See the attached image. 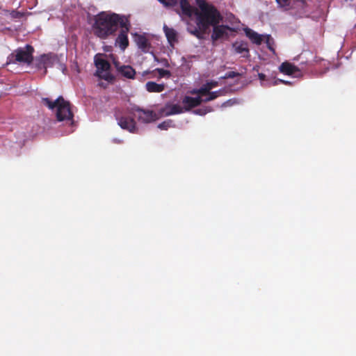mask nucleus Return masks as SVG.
Wrapping results in <instances>:
<instances>
[{
  "label": "nucleus",
  "mask_w": 356,
  "mask_h": 356,
  "mask_svg": "<svg viewBox=\"0 0 356 356\" xmlns=\"http://www.w3.org/2000/svg\"><path fill=\"white\" fill-rule=\"evenodd\" d=\"M159 1L166 7L179 6V15L190 17L194 14L197 26L203 31H208L210 26L218 24L223 19L218 9L205 0H197L199 9L191 6L188 0Z\"/></svg>",
  "instance_id": "1"
},
{
  "label": "nucleus",
  "mask_w": 356,
  "mask_h": 356,
  "mask_svg": "<svg viewBox=\"0 0 356 356\" xmlns=\"http://www.w3.org/2000/svg\"><path fill=\"white\" fill-rule=\"evenodd\" d=\"M124 19H128L125 16L118 14H107L102 12L95 17L93 25L94 33L99 38L106 39L117 31L122 22H124Z\"/></svg>",
  "instance_id": "2"
},
{
  "label": "nucleus",
  "mask_w": 356,
  "mask_h": 356,
  "mask_svg": "<svg viewBox=\"0 0 356 356\" xmlns=\"http://www.w3.org/2000/svg\"><path fill=\"white\" fill-rule=\"evenodd\" d=\"M44 105L49 109L56 108V119L59 122H70L71 125L74 124V113L72 111L70 102L66 101L62 96L58 97L55 101H51L49 98L42 99Z\"/></svg>",
  "instance_id": "3"
},
{
  "label": "nucleus",
  "mask_w": 356,
  "mask_h": 356,
  "mask_svg": "<svg viewBox=\"0 0 356 356\" xmlns=\"http://www.w3.org/2000/svg\"><path fill=\"white\" fill-rule=\"evenodd\" d=\"M34 48L31 44L24 47H19L14 50L7 58L6 64H26L31 65L33 60Z\"/></svg>",
  "instance_id": "4"
},
{
  "label": "nucleus",
  "mask_w": 356,
  "mask_h": 356,
  "mask_svg": "<svg viewBox=\"0 0 356 356\" xmlns=\"http://www.w3.org/2000/svg\"><path fill=\"white\" fill-rule=\"evenodd\" d=\"M124 22H122L120 26L121 31L115 40V44H118L122 51H124L129 46L127 33L131 26L129 19H124Z\"/></svg>",
  "instance_id": "5"
},
{
  "label": "nucleus",
  "mask_w": 356,
  "mask_h": 356,
  "mask_svg": "<svg viewBox=\"0 0 356 356\" xmlns=\"http://www.w3.org/2000/svg\"><path fill=\"white\" fill-rule=\"evenodd\" d=\"M115 116L118 123L122 129L127 130L131 133L136 131V123L133 118L123 115L120 116L118 114H116Z\"/></svg>",
  "instance_id": "6"
},
{
  "label": "nucleus",
  "mask_w": 356,
  "mask_h": 356,
  "mask_svg": "<svg viewBox=\"0 0 356 356\" xmlns=\"http://www.w3.org/2000/svg\"><path fill=\"white\" fill-rule=\"evenodd\" d=\"M134 111L138 113V120L142 122L149 123L156 118V113L152 111L143 109L140 107H135Z\"/></svg>",
  "instance_id": "7"
},
{
  "label": "nucleus",
  "mask_w": 356,
  "mask_h": 356,
  "mask_svg": "<svg viewBox=\"0 0 356 356\" xmlns=\"http://www.w3.org/2000/svg\"><path fill=\"white\" fill-rule=\"evenodd\" d=\"M227 31H232V29L227 25H213V32L211 34V40L213 41H216L220 38L224 37H228Z\"/></svg>",
  "instance_id": "8"
},
{
  "label": "nucleus",
  "mask_w": 356,
  "mask_h": 356,
  "mask_svg": "<svg viewBox=\"0 0 356 356\" xmlns=\"http://www.w3.org/2000/svg\"><path fill=\"white\" fill-rule=\"evenodd\" d=\"M202 102L203 99H202L200 96L197 97L185 96L182 99V103L184 104V111H190L191 108L200 105Z\"/></svg>",
  "instance_id": "9"
},
{
  "label": "nucleus",
  "mask_w": 356,
  "mask_h": 356,
  "mask_svg": "<svg viewBox=\"0 0 356 356\" xmlns=\"http://www.w3.org/2000/svg\"><path fill=\"white\" fill-rule=\"evenodd\" d=\"M54 63V56L51 54H42L37 59L36 67L38 69H44L51 67Z\"/></svg>",
  "instance_id": "10"
},
{
  "label": "nucleus",
  "mask_w": 356,
  "mask_h": 356,
  "mask_svg": "<svg viewBox=\"0 0 356 356\" xmlns=\"http://www.w3.org/2000/svg\"><path fill=\"white\" fill-rule=\"evenodd\" d=\"M165 116L177 115L184 113V108L179 104H172L168 103L165 105L161 111Z\"/></svg>",
  "instance_id": "11"
},
{
  "label": "nucleus",
  "mask_w": 356,
  "mask_h": 356,
  "mask_svg": "<svg viewBox=\"0 0 356 356\" xmlns=\"http://www.w3.org/2000/svg\"><path fill=\"white\" fill-rule=\"evenodd\" d=\"M134 40L138 47L143 52H147L149 51V49L150 48V43L144 35H140L136 33H134Z\"/></svg>",
  "instance_id": "12"
},
{
  "label": "nucleus",
  "mask_w": 356,
  "mask_h": 356,
  "mask_svg": "<svg viewBox=\"0 0 356 356\" xmlns=\"http://www.w3.org/2000/svg\"><path fill=\"white\" fill-rule=\"evenodd\" d=\"M218 86L217 81H211L207 82V83L204 84L201 88L199 89L193 90L191 93L192 94H197L200 96H204L206 95L207 93H209L211 92L210 90Z\"/></svg>",
  "instance_id": "13"
},
{
  "label": "nucleus",
  "mask_w": 356,
  "mask_h": 356,
  "mask_svg": "<svg viewBox=\"0 0 356 356\" xmlns=\"http://www.w3.org/2000/svg\"><path fill=\"white\" fill-rule=\"evenodd\" d=\"M280 70L281 72L286 75H292L299 72L298 67L289 62L282 63L280 66Z\"/></svg>",
  "instance_id": "14"
},
{
  "label": "nucleus",
  "mask_w": 356,
  "mask_h": 356,
  "mask_svg": "<svg viewBox=\"0 0 356 356\" xmlns=\"http://www.w3.org/2000/svg\"><path fill=\"white\" fill-rule=\"evenodd\" d=\"M163 31L168 42L171 46L177 42V34L174 29L169 28L168 26L164 25Z\"/></svg>",
  "instance_id": "15"
},
{
  "label": "nucleus",
  "mask_w": 356,
  "mask_h": 356,
  "mask_svg": "<svg viewBox=\"0 0 356 356\" xmlns=\"http://www.w3.org/2000/svg\"><path fill=\"white\" fill-rule=\"evenodd\" d=\"M164 83H157L154 81H148L145 84V88L149 92H161L165 90Z\"/></svg>",
  "instance_id": "16"
},
{
  "label": "nucleus",
  "mask_w": 356,
  "mask_h": 356,
  "mask_svg": "<svg viewBox=\"0 0 356 356\" xmlns=\"http://www.w3.org/2000/svg\"><path fill=\"white\" fill-rule=\"evenodd\" d=\"M245 33L247 37L254 44H261L262 42L261 35L254 31L253 30L247 28L245 29Z\"/></svg>",
  "instance_id": "17"
},
{
  "label": "nucleus",
  "mask_w": 356,
  "mask_h": 356,
  "mask_svg": "<svg viewBox=\"0 0 356 356\" xmlns=\"http://www.w3.org/2000/svg\"><path fill=\"white\" fill-rule=\"evenodd\" d=\"M120 71L118 72L127 79H133L136 75L135 70L130 65H122Z\"/></svg>",
  "instance_id": "18"
},
{
  "label": "nucleus",
  "mask_w": 356,
  "mask_h": 356,
  "mask_svg": "<svg viewBox=\"0 0 356 356\" xmlns=\"http://www.w3.org/2000/svg\"><path fill=\"white\" fill-rule=\"evenodd\" d=\"M233 48L234 49L236 53L237 54L246 53V55L245 56L248 57L249 56V48L246 42H236L233 44Z\"/></svg>",
  "instance_id": "19"
},
{
  "label": "nucleus",
  "mask_w": 356,
  "mask_h": 356,
  "mask_svg": "<svg viewBox=\"0 0 356 356\" xmlns=\"http://www.w3.org/2000/svg\"><path fill=\"white\" fill-rule=\"evenodd\" d=\"M95 65L97 68V72L99 71L107 72L110 70L111 67L109 62L103 58L95 60Z\"/></svg>",
  "instance_id": "20"
},
{
  "label": "nucleus",
  "mask_w": 356,
  "mask_h": 356,
  "mask_svg": "<svg viewBox=\"0 0 356 356\" xmlns=\"http://www.w3.org/2000/svg\"><path fill=\"white\" fill-rule=\"evenodd\" d=\"M279 8H283L284 10H290L295 9V6L291 5V0H275Z\"/></svg>",
  "instance_id": "21"
},
{
  "label": "nucleus",
  "mask_w": 356,
  "mask_h": 356,
  "mask_svg": "<svg viewBox=\"0 0 356 356\" xmlns=\"http://www.w3.org/2000/svg\"><path fill=\"white\" fill-rule=\"evenodd\" d=\"M297 3V7L298 8V11L295 15H298L299 17H301V15L305 13V8L307 6L306 0H294Z\"/></svg>",
  "instance_id": "22"
},
{
  "label": "nucleus",
  "mask_w": 356,
  "mask_h": 356,
  "mask_svg": "<svg viewBox=\"0 0 356 356\" xmlns=\"http://www.w3.org/2000/svg\"><path fill=\"white\" fill-rule=\"evenodd\" d=\"M188 31L196 38L201 39L203 38L204 33H207V31H203L200 27H195L193 29H188Z\"/></svg>",
  "instance_id": "23"
},
{
  "label": "nucleus",
  "mask_w": 356,
  "mask_h": 356,
  "mask_svg": "<svg viewBox=\"0 0 356 356\" xmlns=\"http://www.w3.org/2000/svg\"><path fill=\"white\" fill-rule=\"evenodd\" d=\"M220 95V90L209 92V93H207L206 95H207V97L205 99H203V102H207L213 100V99H216L218 97H219Z\"/></svg>",
  "instance_id": "24"
},
{
  "label": "nucleus",
  "mask_w": 356,
  "mask_h": 356,
  "mask_svg": "<svg viewBox=\"0 0 356 356\" xmlns=\"http://www.w3.org/2000/svg\"><path fill=\"white\" fill-rule=\"evenodd\" d=\"M241 74L238 72H236L234 71L227 72L224 76V79H233L235 77L240 76Z\"/></svg>",
  "instance_id": "25"
},
{
  "label": "nucleus",
  "mask_w": 356,
  "mask_h": 356,
  "mask_svg": "<svg viewBox=\"0 0 356 356\" xmlns=\"http://www.w3.org/2000/svg\"><path fill=\"white\" fill-rule=\"evenodd\" d=\"M171 123H172L171 120L164 121L158 125V128H159L160 129H163V130H167L168 129V127H170Z\"/></svg>",
  "instance_id": "26"
},
{
  "label": "nucleus",
  "mask_w": 356,
  "mask_h": 356,
  "mask_svg": "<svg viewBox=\"0 0 356 356\" xmlns=\"http://www.w3.org/2000/svg\"><path fill=\"white\" fill-rule=\"evenodd\" d=\"M156 70L158 72L160 77H164L166 76H170V72L169 70H164L162 68H156Z\"/></svg>",
  "instance_id": "27"
},
{
  "label": "nucleus",
  "mask_w": 356,
  "mask_h": 356,
  "mask_svg": "<svg viewBox=\"0 0 356 356\" xmlns=\"http://www.w3.org/2000/svg\"><path fill=\"white\" fill-rule=\"evenodd\" d=\"M11 16L13 18H22L24 16V14L21 12L13 10L11 13Z\"/></svg>",
  "instance_id": "28"
},
{
  "label": "nucleus",
  "mask_w": 356,
  "mask_h": 356,
  "mask_svg": "<svg viewBox=\"0 0 356 356\" xmlns=\"http://www.w3.org/2000/svg\"><path fill=\"white\" fill-rule=\"evenodd\" d=\"M113 63L115 67L116 68L118 72H119L121 70L120 67H122V65H121L120 63L116 60H113Z\"/></svg>",
  "instance_id": "29"
},
{
  "label": "nucleus",
  "mask_w": 356,
  "mask_h": 356,
  "mask_svg": "<svg viewBox=\"0 0 356 356\" xmlns=\"http://www.w3.org/2000/svg\"><path fill=\"white\" fill-rule=\"evenodd\" d=\"M195 113L196 114H199V115H204L207 113V111L205 110H203V109H197L195 111Z\"/></svg>",
  "instance_id": "30"
},
{
  "label": "nucleus",
  "mask_w": 356,
  "mask_h": 356,
  "mask_svg": "<svg viewBox=\"0 0 356 356\" xmlns=\"http://www.w3.org/2000/svg\"><path fill=\"white\" fill-rule=\"evenodd\" d=\"M258 76L261 81H264L266 80V75L263 73H259Z\"/></svg>",
  "instance_id": "31"
},
{
  "label": "nucleus",
  "mask_w": 356,
  "mask_h": 356,
  "mask_svg": "<svg viewBox=\"0 0 356 356\" xmlns=\"http://www.w3.org/2000/svg\"><path fill=\"white\" fill-rule=\"evenodd\" d=\"M114 141L118 143H120L121 140L115 139Z\"/></svg>",
  "instance_id": "32"
}]
</instances>
